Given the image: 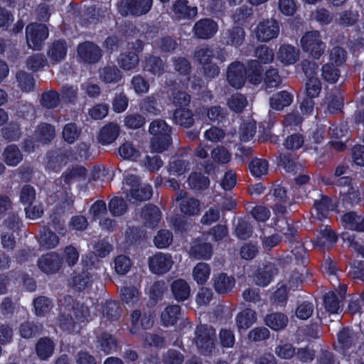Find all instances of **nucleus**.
I'll return each mask as SVG.
<instances>
[{
    "mask_svg": "<svg viewBox=\"0 0 364 364\" xmlns=\"http://www.w3.org/2000/svg\"><path fill=\"white\" fill-rule=\"evenodd\" d=\"M59 102L60 96L53 90L43 92L41 95V103L46 108H54L58 105Z\"/></svg>",
    "mask_w": 364,
    "mask_h": 364,
    "instance_id": "603ef678",
    "label": "nucleus"
},
{
    "mask_svg": "<svg viewBox=\"0 0 364 364\" xmlns=\"http://www.w3.org/2000/svg\"><path fill=\"white\" fill-rule=\"evenodd\" d=\"M122 191L130 200H146L152 196L151 186L148 184L141 186L139 183V178L133 174L127 173L125 176Z\"/></svg>",
    "mask_w": 364,
    "mask_h": 364,
    "instance_id": "f03ea898",
    "label": "nucleus"
},
{
    "mask_svg": "<svg viewBox=\"0 0 364 364\" xmlns=\"http://www.w3.org/2000/svg\"><path fill=\"white\" fill-rule=\"evenodd\" d=\"M321 75L324 80L329 83H334L340 76V70L338 67L327 63L322 67Z\"/></svg>",
    "mask_w": 364,
    "mask_h": 364,
    "instance_id": "37998d69",
    "label": "nucleus"
},
{
    "mask_svg": "<svg viewBox=\"0 0 364 364\" xmlns=\"http://www.w3.org/2000/svg\"><path fill=\"white\" fill-rule=\"evenodd\" d=\"M63 264V259L55 252L43 255L38 262V266L46 274H54L58 272Z\"/></svg>",
    "mask_w": 364,
    "mask_h": 364,
    "instance_id": "ddd939ff",
    "label": "nucleus"
},
{
    "mask_svg": "<svg viewBox=\"0 0 364 364\" xmlns=\"http://www.w3.org/2000/svg\"><path fill=\"white\" fill-rule=\"evenodd\" d=\"M77 54L82 60L88 63H97L102 57L101 49L91 42L80 44L77 47Z\"/></svg>",
    "mask_w": 364,
    "mask_h": 364,
    "instance_id": "f8f14e48",
    "label": "nucleus"
},
{
    "mask_svg": "<svg viewBox=\"0 0 364 364\" xmlns=\"http://www.w3.org/2000/svg\"><path fill=\"white\" fill-rule=\"evenodd\" d=\"M119 132V126L116 124L110 123L101 129L98 136L99 141L102 144H109L117 138Z\"/></svg>",
    "mask_w": 364,
    "mask_h": 364,
    "instance_id": "a878e982",
    "label": "nucleus"
},
{
    "mask_svg": "<svg viewBox=\"0 0 364 364\" xmlns=\"http://www.w3.org/2000/svg\"><path fill=\"white\" fill-rule=\"evenodd\" d=\"M100 77L105 83H117L122 73L116 66H106L100 71Z\"/></svg>",
    "mask_w": 364,
    "mask_h": 364,
    "instance_id": "2f4dec72",
    "label": "nucleus"
},
{
    "mask_svg": "<svg viewBox=\"0 0 364 364\" xmlns=\"http://www.w3.org/2000/svg\"><path fill=\"white\" fill-rule=\"evenodd\" d=\"M114 263L115 272L121 275L127 274L132 266L129 258L125 255H119L117 257Z\"/></svg>",
    "mask_w": 364,
    "mask_h": 364,
    "instance_id": "13d9d810",
    "label": "nucleus"
},
{
    "mask_svg": "<svg viewBox=\"0 0 364 364\" xmlns=\"http://www.w3.org/2000/svg\"><path fill=\"white\" fill-rule=\"evenodd\" d=\"M121 298L124 304L134 307L141 303V293L136 287H124L121 289Z\"/></svg>",
    "mask_w": 364,
    "mask_h": 364,
    "instance_id": "f3484780",
    "label": "nucleus"
},
{
    "mask_svg": "<svg viewBox=\"0 0 364 364\" xmlns=\"http://www.w3.org/2000/svg\"><path fill=\"white\" fill-rule=\"evenodd\" d=\"M153 0H121L118 8L120 14L127 16H141L147 14L151 9Z\"/></svg>",
    "mask_w": 364,
    "mask_h": 364,
    "instance_id": "39448f33",
    "label": "nucleus"
},
{
    "mask_svg": "<svg viewBox=\"0 0 364 364\" xmlns=\"http://www.w3.org/2000/svg\"><path fill=\"white\" fill-rule=\"evenodd\" d=\"M210 244L196 241L191 247V255L198 259H208L212 255Z\"/></svg>",
    "mask_w": 364,
    "mask_h": 364,
    "instance_id": "bb28decb",
    "label": "nucleus"
},
{
    "mask_svg": "<svg viewBox=\"0 0 364 364\" xmlns=\"http://www.w3.org/2000/svg\"><path fill=\"white\" fill-rule=\"evenodd\" d=\"M210 267L205 262L198 263L193 269L192 277L198 284H204L210 277Z\"/></svg>",
    "mask_w": 364,
    "mask_h": 364,
    "instance_id": "c85d7f7f",
    "label": "nucleus"
},
{
    "mask_svg": "<svg viewBox=\"0 0 364 364\" xmlns=\"http://www.w3.org/2000/svg\"><path fill=\"white\" fill-rule=\"evenodd\" d=\"M132 326L130 331L132 333H136L139 330L140 327L143 329H146L151 326L152 318L150 316L144 315L141 317V313L139 310H135L132 313L131 315Z\"/></svg>",
    "mask_w": 364,
    "mask_h": 364,
    "instance_id": "4be33fe9",
    "label": "nucleus"
},
{
    "mask_svg": "<svg viewBox=\"0 0 364 364\" xmlns=\"http://www.w3.org/2000/svg\"><path fill=\"white\" fill-rule=\"evenodd\" d=\"M335 208L331 198L326 196H322L319 200L314 202V210L316 212L317 217L319 219L326 218L330 210Z\"/></svg>",
    "mask_w": 364,
    "mask_h": 364,
    "instance_id": "7c9ffc66",
    "label": "nucleus"
},
{
    "mask_svg": "<svg viewBox=\"0 0 364 364\" xmlns=\"http://www.w3.org/2000/svg\"><path fill=\"white\" fill-rule=\"evenodd\" d=\"M141 218L144 219L146 225L153 228L161 220V211L155 205H147L141 211Z\"/></svg>",
    "mask_w": 364,
    "mask_h": 364,
    "instance_id": "5701e85b",
    "label": "nucleus"
},
{
    "mask_svg": "<svg viewBox=\"0 0 364 364\" xmlns=\"http://www.w3.org/2000/svg\"><path fill=\"white\" fill-rule=\"evenodd\" d=\"M268 163L264 159H255L250 165L249 168L253 176L260 177L268 172Z\"/></svg>",
    "mask_w": 364,
    "mask_h": 364,
    "instance_id": "8fccbe9b",
    "label": "nucleus"
},
{
    "mask_svg": "<svg viewBox=\"0 0 364 364\" xmlns=\"http://www.w3.org/2000/svg\"><path fill=\"white\" fill-rule=\"evenodd\" d=\"M347 59V52L341 47L335 46L329 52V61L328 63L340 67Z\"/></svg>",
    "mask_w": 364,
    "mask_h": 364,
    "instance_id": "ea45409f",
    "label": "nucleus"
},
{
    "mask_svg": "<svg viewBox=\"0 0 364 364\" xmlns=\"http://www.w3.org/2000/svg\"><path fill=\"white\" fill-rule=\"evenodd\" d=\"M340 301L335 292H328L324 297V306L331 314H337L340 309Z\"/></svg>",
    "mask_w": 364,
    "mask_h": 364,
    "instance_id": "5fc2aeb1",
    "label": "nucleus"
},
{
    "mask_svg": "<svg viewBox=\"0 0 364 364\" xmlns=\"http://www.w3.org/2000/svg\"><path fill=\"white\" fill-rule=\"evenodd\" d=\"M277 58L285 65H292L299 60V50L291 45L284 44L279 48Z\"/></svg>",
    "mask_w": 364,
    "mask_h": 364,
    "instance_id": "2eb2a0df",
    "label": "nucleus"
},
{
    "mask_svg": "<svg viewBox=\"0 0 364 364\" xmlns=\"http://www.w3.org/2000/svg\"><path fill=\"white\" fill-rule=\"evenodd\" d=\"M67 50L66 43L63 41H57L49 47L48 56L51 61L58 63L65 58Z\"/></svg>",
    "mask_w": 364,
    "mask_h": 364,
    "instance_id": "393cba45",
    "label": "nucleus"
},
{
    "mask_svg": "<svg viewBox=\"0 0 364 364\" xmlns=\"http://www.w3.org/2000/svg\"><path fill=\"white\" fill-rule=\"evenodd\" d=\"M36 136L43 142L49 141L55 136V129L48 124H41L36 131Z\"/></svg>",
    "mask_w": 364,
    "mask_h": 364,
    "instance_id": "864d4df0",
    "label": "nucleus"
},
{
    "mask_svg": "<svg viewBox=\"0 0 364 364\" xmlns=\"http://www.w3.org/2000/svg\"><path fill=\"white\" fill-rule=\"evenodd\" d=\"M180 313V306L172 305L166 307L161 313V322L166 326H173L176 322Z\"/></svg>",
    "mask_w": 364,
    "mask_h": 364,
    "instance_id": "c9c22d12",
    "label": "nucleus"
},
{
    "mask_svg": "<svg viewBox=\"0 0 364 364\" xmlns=\"http://www.w3.org/2000/svg\"><path fill=\"white\" fill-rule=\"evenodd\" d=\"M145 68L154 75H160L164 73V63L157 57H149L146 59Z\"/></svg>",
    "mask_w": 364,
    "mask_h": 364,
    "instance_id": "3c124183",
    "label": "nucleus"
},
{
    "mask_svg": "<svg viewBox=\"0 0 364 364\" xmlns=\"http://www.w3.org/2000/svg\"><path fill=\"white\" fill-rule=\"evenodd\" d=\"M342 223L346 228L360 232L364 231V217L355 213H347L343 215Z\"/></svg>",
    "mask_w": 364,
    "mask_h": 364,
    "instance_id": "b1692460",
    "label": "nucleus"
},
{
    "mask_svg": "<svg viewBox=\"0 0 364 364\" xmlns=\"http://www.w3.org/2000/svg\"><path fill=\"white\" fill-rule=\"evenodd\" d=\"M247 99L240 93L232 95L228 100V106L235 112H241L247 105Z\"/></svg>",
    "mask_w": 364,
    "mask_h": 364,
    "instance_id": "09e8293b",
    "label": "nucleus"
},
{
    "mask_svg": "<svg viewBox=\"0 0 364 364\" xmlns=\"http://www.w3.org/2000/svg\"><path fill=\"white\" fill-rule=\"evenodd\" d=\"M256 313L250 309L242 311L235 318L236 326L239 331L247 330L256 322Z\"/></svg>",
    "mask_w": 364,
    "mask_h": 364,
    "instance_id": "6ab92c4d",
    "label": "nucleus"
},
{
    "mask_svg": "<svg viewBox=\"0 0 364 364\" xmlns=\"http://www.w3.org/2000/svg\"><path fill=\"white\" fill-rule=\"evenodd\" d=\"M171 289L174 299L178 301L188 299L191 294L189 284L183 279L174 280L171 285Z\"/></svg>",
    "mask_w": 364,
    "mask_h": 364,
    "instance_id": "a211bd4d",
    "label": "nucleus"
},
{
    "mask_svg": "<svg viewBox=\"0 0 364 364\" xmlns=\"http://www.w3.org/2000/svg\"><path fill=\"white\" fill-rule=\"evenodd\" d=\"M80 129L73 123L67 124L63 129V137L69 144L74 143L79 137Z\"/></svg>",
    "mask_w": 364,
    "mask_h": 364,
    "instance_id": "4d7b16f0",
    "label": "nucleus"
},
{
    "mask_svg": "<svg viewBox=\"0 0 364 364\" xmlns=\"http://www.w3.org/2000/svg\"><path fill=\"white\" fill-rule=\"evenodd\" d=\"M171 127L161 119L152 122L149 126V132L153 135L151 149L155 152H162L171 144Z\"/></svg>",
    "mask_w": 364,
    "mask_h": 364,
    "instance_id": "f257e3e1",
    "label": "nucleus"
},
{
    "mask_svg": "<svg viewBox=\"0 0 364 364\" xmlns=\"http://www.w3.org/2000/svg\"><path fill=\"white\" fill-rule=\"evenodd\" d=\"M215 338V331L210 326H200L196 330L194 342L198 350L206 355L211 353Z\"/></svg>",
    "mask_w": 364,
    "mask_h": 364,
    "instance_id": "20e7f679",
    "label": "nucleus"
},
{
    "mask_svg": "<svg viewBox=\"0 0 364 364\" xmlns=\"http://www.w3.org/2000/svg\"><path fill=\"white\" fill-rule=\"evenodd\" d=\"M4 160L9 166H15L23 159L20 150L14 145L8 146L4 151Z\"/></svg>",
    "mask_w": 364,
    "mask_h": 364,
    "instance_id": "473e14b6",
    "label": "nucleus"
},
{
    "mask_svg": "<svg viewBox=\"0 0 364 364\" xmlns=\"http://www.w3.org/2000/svg\"><path fill=\"white\" fill-rule=\"evenodd\" d=\"M119 155L124 159L136 161L140 156V151L129 141L124 143L119 148Z\"/></svg>",
    "mask_w": 364,
    "mask_h": 364,
    "instance_id": "58836bf2",
    "label": "nucleus"
},
{
    "mask_svg": "<svg viewBox=\"0 0 364 364\" xmlns=\"http://www.w3.org/2000/svg\"><path fill=\"white\" fill-rule=\"evenodd\" d=\"M338 340L341 348L346 350L350 348L355 343V335L351 330L345 328L339 332Z\"/></svg>",
    "mask_w": 364,
    "mask_h": 364,
    "instance_id": "49530a36",
    "label": "nucleus"
},
{
    "mask_svg": "<svg viewBox=\"0 0 364 364\" xmlns=\"http://www.w3.org/2000/svg\"><path fill=\"white\" fill-rule=\"evenodd\" d=\"M173 242V234L168 230H159L154 238L156 247L160 249L166 248Z\"/></svg>",
    "mask_w": 364,
    "mask_h": 364,
    "instance_id": "79ce46f5",
    "label": "nucleus"
},
{
    "mask_svg": "<svg viewBox=\"0 0 364 364\" xmlns=\"http://www.w3.org/2000/svg\"><path fill=\"white\" fill-rule=\"evenodd\" d=\"M279 33L278 23L274 19H267L259 23L255 28L257 38L262 42L277 38Z\"/></svg>",
    "mask_w": 364,
    "mask_h": 364,
    "instance_id": "6e6552de",
    "label": "nucleus"
},
{
    "mask_svg": "<svg viewBox=\"0 0 364 364\" xmlns=\"http://www.w3.org/2000/svg\"><path fill=\"white\" fill-rule=\"evenodd\" d=\"M218 24L210 18H203L198 21L193 28L194 36L201 39L212 38L218 31Z\"/></svg>",
    "mask_w": 364,
    "mask_h": 364,
    "instance_id": "9b49d317",
    "label": "nucleus"
},
{
    "mask_svg": "<svg viewBox=\"0 0 364 364\" xmlns=\"http://www.w3.org/2000/svg\"><path fill=\"white\" fill-rule=\"evenodd\" d=\"M277 274V269L272 264H269L264 269L257 270L255 275V282L257 285L261 287H267L270 284L272 279Z\"/></svg>",
    "mask_w": 364,
    "mask_h": 364,
    "instance_id": "412c9836",
    "label": "nucleus"
},
{
    "mask_svg": "<svg viewBox=\"0 0 364 364\" xmlns=\"http://www.w3.org/2000/svg\"><path fill=\"white\" fill-rule=\"evenodd\" d=\"M26 34L28 47L39 50L48 36V29L44 24L31 23L26 26Z\"/></svg>",
    "mask_w": 364,
    "mask_h": 364,
    "instance_id": "423d86ee",
    "label": "nucleus"
},
{
    "mask_svg": "<svg viewBox=\"0 0 364 364\" xmlns=\"http://www.w3.org/2000/svg\"><path fill=\"white\" fill-rule=\"evenodd\" d=\"M198 13L197 7L188 5L187 0H176L172 6V15L176 19H190Z\"/></svg>",
    "mask_w": 364,
    "mask_h": 364,
    "instance_id": "4468645a",
    "label": "nucleus"
},
{
    "mask_svg": "<svg viewBox=\"0 0 364 364\" xmlns=\"http://www.w3.org/2000/svg\"><path fill=\"white\" fill-rule=\"evenodd\" d=\"M293 95L286 90L273 95L269 100L270 106L276 110H282L291 104Z\"/></svg>",
    "mask_w": 364,
    "mask_h": 364,
    "instance_id": "aec40b11",
    "label": "nucleus"
},
{
    "mask_svg": "<svg viewBox=\"0 0 364 364\" xmlns=\"http://www.w3.org/2000/svg\"><path fill=\"white\" fill-rule=\"evenodd\" d=\"M40 242L48 248H54L58 245L59 240L55 233L45 229L41 233Z\"/></svg>",
    "mask_w": 364,
    "mask_h": 364,
    "instance_id": "680f3d73",
    "label": "nucleus"
},
{
    "mask_svg": "<svg viewBox=\"0 0 364 364\" xmlns=\"http://www.w3.org/2000/svg\"><path fill=\"white\" fill-rule=\"evenodd\" d=\"M326 101L330 113L340 111L343 106V97L341 95H330L326 97Z\"/></svg>",
    "mask_w": 364,
    "mask_h": 364,
    "instance_id": "69168bd1",
    "label": "nucleus"
},
{
    "mask_svg": "<svg viewBox=\"0 0 364 364\" xmlns=\"http://www.w3.org/2000/svg\"><path fill=\"white\" fill-rule=\"evenodd\" d=\"M176 200L178 202L181 212L186 215H196L200 212V201L193 197H188L187 192L181 190L176 193Z\"/></svg>",
    "mask_w": 364,
    "mask_h": 364,
    "instance_id": "1a4fd4ad",
    "label": "nucleus"
},
{
    "mask_svg": "<svg viewBox=\"0 0 364 364\" xmlns=\"http://www.w3.org/2000/svg\"><path fill=\"white\" fill-rule=\"evenodd\" d=\"M213 58V48L208 46L198 48L195 52V58L203 66L210 63Z\"/></svg>",
    "mask_w": 364,
    "mask_h": 364,
    "instance_id": "6e6d98bb",
    "label": "nucleus"
},
{
    "mask_svg": "<svg viewBox=\"0 0 364 364\" xmlns=\"http://www.w3.org/2000/svg\"><path fill=\"white\" fill-rule=\"evenodd\" d=\"M287 317L281 313L269 314L265 318L266 325L274 331L284 328L287 325Z\"/></svg>",
    "mask_w": 364,
    "mask_h": 364,
    "instance_id": "72a5a7b5",
    "label": "nucleus"
},
{
    "mask_svg": "<svg viewBox=\"0 0 364 364\" xmlns=\"http://www.w3.org/2000/svg\"><path fill=\"white\" fill-rule=\"evenodd\" d=\"M211 157L218 164H226L230 161L231 155L224 147L218 146L211 151Z\"/></svg>",
    "mask_w": 364,
    "mask_h": 364,
    "instance_id": "774afa93",
    "label": "nucleus"
},
{
    "mask_svg": "<svg viewBox=\"0 0 364 364\" xmlns=\"http://www.w3.org/2000/svg\"><path fill=\"white\" fill-rule=\"evenodd\" d=\"M300 44L304 52L316 59H318L324 53L326 47L317 31L305 33L300 40Z\"/></svg>",
    "mask_w": 364,
    "mask_h": 364,
    "instance_id": "7ed1b4c3",
    "label": "nucleus"
},
{
    "mask_svg": "<svg viewBox=\"0 0 364 364\" xmlns=\"http://www.w3.org/2000/svg\"><path fill=\"white\" fill-rule=\"evenodd\" d=\"M100 350L105 354L112 353L117 350V343L114 338L108 333H103L98 339Z\"/></svg>",
    "mask_w": 364,
    "mask_h": 364,
    "instance_id": "c03bdc74",
    "label": "nucleus"
},
{
    "mask_svg": "<svg viewBox=\"0 0 364 364\" xmlns=\"http://www.w3.org/2000/svg\"><path fill=\"white\" fill-rule=\"evenodd\" d=\"M246 73V69L242 63L232 62L227 68V80L232 87L240 89L245 82Z\"/></svg>",
    "mask_w": 364,
    "mask_h": 364,
    "instance_id": "0eeeda50",
    "label": "nucleus"
},
{
    "mask_svg": "<svg viewBox=\"0 0 364 364\" xmlns=\"http://www.w3.org/2000/svg\"><path fill=\"white\" fill-rule=\"evenodd\" d=\"M174 122L180 126L190 127L194 119L192 112L186 109H177L173 114Z\"/></svg>",
    "mask_w": 364,
    "mask_h": 364,
    "instance_id": "f704fd0d",
    "label": "nucleus"
},
{
    "mask_svg": "<svg viewBox=\"0 0 364 364\" xmlns=\"http://www.w3.org/2000/svg\"><path fill=\"white\" fill-rule=\"evenodd\" d=\"M19 87L24 92H29L34 87L33 79L25 72H19L16 75Z\"/></svg>",
    "mask_w": 364,
    "mask_h": 364,
    "instance_id": "0e129e2a",
    "label": "nucleus"
},
{
    "mask_svg": "<svg viewBox=\"0 0 364 364\" xmlns=\"http://www.w3.org/2000/svg\"><path fill=\"white\" fill-rule=\"evenodd\" d=\"M337 240L336 234L331 230V229L326 225L321 228L319 232V235L317 236L316 245L318 246H326L335 243Z\"/></svg>",
    "mask_w": 364,
    "mask_h": 364,
    "instance_id": "e433bc0d",
    "label": "nucleus"
},
{
    "mask_svg": "<svg viewBox=\"0 0 364 364\" xmlns=\"http://www.w3.org/2000/svg\"><path fill=\"white\" fill-rule=\"evenodd\" d=\"M226 43L235 46H240L245 39V31L241 27H234L224 33Z\"/></svg>",
    "mask_w": 364,
    "mask_h": 364,
    "instance_id": "c756f323",
    "label": "nucleus"
},
{
    "mask_svg": "<svg viewBox=\"0 0 364 364\" xmlns=\"http://www.w3.org/2000/svg\"><path fill=\"white\" fill-rule=\"evenodd\" d=\"M321 90V83L318 77L308 79L306 83V93L310 98L317 97Z\"/></svg>",
    "mask_w": 364,
    "mask_h": 364,
    "instance_id": "052dcab7",
    "label": "nucleus"
},
{
    "mask_svg": "<svg viewBox=\"0 0 364 364\" xmlns=\"http://www.w3.org/2000/svg\"><path fill=\"white\" fill-rule=\"evenodd\" d=\"M276 230L282 232L283 235L288 237H291L294 235L296 230L291 226L289 221L284 218H279L274 223Z\"/></svg>",
    "mask_w": 364,
    "mask_h": 364,
    "instance_id": "bf43d9fd",
    "label": "nucleus"
},
{
    "mask_svg": "<svg viewBox=\"0 0 364 364\" xmlns=\"http://www.w3.org/2000/svg\"><path fill=\"white\" fill-rule=\"evenodd\" d=\"M118 63L125 70H130L136 67L139 63V58L136 53L128 52L120 55Z\"/></svg>",
    "mask_w": 364,
    "mask_h": 364,
    "instance_id": "4c0bfd02",
    "label": "nucleus"
},
{
    "mask_svg": "<svg viewBox=\"0 0 364 364\" xmlns=\"http://www.w3.org/2000/svg\"><path fill=\"white\" fill-rule=\"evenodd\" d=\"M54 349L53 342L46 337L41 338L36 345V353L41 360H47L52 356Z\"/></svg>",
    "mask_w": 364,
    "mask_h": 364,
    "instance_id": "cd10ccee",
    "label": "nucleus"
},
{
    "mask_svg": "<svg viewBox=\"0 0 364 364\" xmlns=\"http://www.w3.org/2000/svg\"><path fill=\"white\" fill-rule=\"evenodd\" d=\"M86 175V169L82 166H77L71 170L68 171L60 179L62 184L68 185L73 179L77 177H83Z\"/></svg>",
    "mask_w": 364,
    "mask_h": 364,
    "instance_id": "e2e57ef3",
    "label": "nucleus"
},
{
    "mask_svg": "<svg viewBox=\"0 0 364 364\" xmlns=\"http://www.w3.org/2000/svg\"><path fill=\"white\" fill-rule=\"evenodd\" d=\"M249 82L253 85H258L262 80V68L257 61H252L247 71Z\"/></svg>",
    "mask_w": 364,
    "mask_h": 364,
    "instance_id": "a19ab883",
    "label": "nucleus"
},
{
    "mask_svg": "<svg viewBox=\"0 0 364 364\" xmlns=\"http://www.w3.org/2000/svg\"><path fill=\"white\" fill-rule=\"evenodd\" d=\"M213 287L218 294H227L234 287L235 281L234 278L225 273L215 274L213 277Z\"/></svg>",
    "mask_w": 364,
    "mask_h": 364,
    "instance_id": "dca6fc26",
    "label": "nucleus"
},
{
    "mask_svg": "<svg viewBox=\"0 0 364 364\" xmlns=\"http://www.w3.org/2000/svg\"><path fill=\"white\" fill-rule=\"evenodd\" d=\"M188 184L192 188L201 190L208 187L210 181L200 173H193L188 178Z\"/></svg>",
    "mask_w": 364,
    "mask_h": 364,
    "instance_id": "a18cd8bd",
    "label": "nucleus"
},
{
    "mask_svg": "<svg viewBox=\"0 0 364 364\" xmlns=\"http://www.w3.org/2000/svg\"><path fill=\"white\" fill-rule=\"evenodd\" d=\"M109 210L114 216L122 215L127 210L126 203L122 198H114L109 203Z\"/></svg>",
    "mask_w": 364,
    "mask_h": 364,
    "instance_id": "338daca9",
    "label": "nucleus"
},
{
    "mask_svg": "<svg viewBox=\"0 0 364 364\" xmlns=\"http://www.w3.org/2000/svg\"><path fill=\"white\" fill-rule=\"evenodd\" d=\"M189 163L185 160L177 159L170 163L168 171L171 176L178 177L189 170Z\"/></svg>",
    "mask_w": 364,
    "mask_h": 364,
    "instance_id": "de8ad7c7",
    "label": "nucleus"
},
{
    "mask_svg": "<svg viewBox=\"0 0 364 364\" xmlns=\"http://www.w3.org/2000/svg\"><path fill=\"white\" fill-rule=\"evenodd\" d=\"M173 261L169 254L159 252L149 259L150 271L156 274H164L168 272L172 267Z\"/></svg>",
    "mask_w": 364,
    "mask_h": 364,
    "instance_id": "9d476101",
    "label": "nucleus"
}]
</instances>
